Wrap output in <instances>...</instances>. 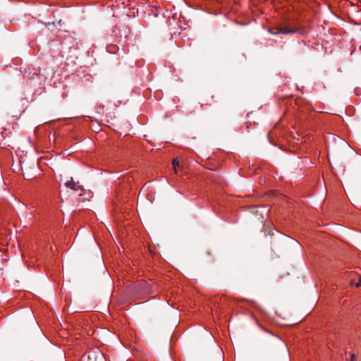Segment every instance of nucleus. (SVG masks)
<instances>
[{"mask_svg": "<svg viewBox=\"0 0 361 361\" xmlns=\"http://www.w3.org/2000/svg\"><path fill=\"white\" fill-rule=\"evenodd\" d=\"M65 185L67 188H71L75 191L79 190L81 188V186L80 185L79 183L74 182L72 178H71V180L66 182Z\"/></svg>", "mask_w": 361, "mask_h": 361, "instance_id": "nucleus-1", "label": "nucleus"}, {"mask_svg": "<svg viewBox=\"0 0 361 361\" xmlns=\"http://www.w3.org/2000/svg\"><path fill=\"white\" fill-rule=\"evenodd\" d=\"M295 30L294 29H292L289 27L288 26H283L279 27L277 29V31L274 32L275 34H290L295 32Z\"/></svg>", "mask_w": 361, "mask_h": 361, "instance_id": "nucleus-2", "label": "nucleus"}, {"mask_svg": "<svg viewBox=\"0 0 361 361\" xmlns=\"http://www.w3.org/2000/svg\"><path fill=\"white\" fill-rule=\"evenodd\" d=\"M173 169L176 172H177V167L179 166V161L178 159H174L172 161Z\"/></svg>", "mask_w": 361, "mask_h": 361, "instance_id": "nucleus-3", "label": "nucleus"}, {"mask_svg": "<svg viewBox=\"0 0 361 361\" xmlns=\"http://www.w3.org/2000/svg\"><path fill=\"white\" fill-rule=\"evenodd\" d=\"M355 286L356 287H360L361 286V276L359 277V280L357 283H355Z\"/></svg>", "mask_w": 361, "mask_h": 361, "instance_id": "nucleus-4", "label": "nucleus"}, {"mask_svg": "<svg viewBox=\"0 0 361 361\" xmlns=\"http://www.w3.org/2000/svg\"><path fill=\"white\" fill-rule=\"evenodd\" d=\"M356 360V356L354 354L351 355V361H355Z\"/></svg>", "mask_w": 361, "mask_h": 361, "instance_id": "nucleus-5", "label": "nucleus"}]
</instances>
